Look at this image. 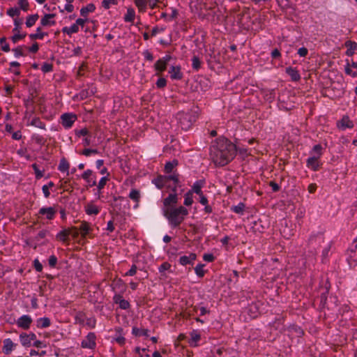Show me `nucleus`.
Here are the masks:
<instances>
[{
	"label": "nucleus",
	"mask_w": 357,
	"mask_h": 357,
	"mask_svg": "<svg viewBox=\"0 0 357 357\" xmlns=\"http://www.w3.org/2000/svg\"><path fill=\"white\" fill-rule=\"evenodd\" d=\"M84 317H85V314L84 312H77V314L75 317V321L77 323L82 324L84 321Z\"/></svg>",
	"instance_id": "60"
},
{
	"label": "nucleus",
	"mask_w": 357,
	"mask_h": 357,
	"mask_svg": "<svg viewBox=\"0 0 357 357\" xmlns=\"http://www.w3.org/2000/svg\"><path fill=\"white\" fill-rule=\"evenodd\" d=\"M70 234V229H63L56 235V239L61 242L66 243L69 241V236Z\"/></svg>",
	"instance_id": "19"
},
{
	"label": "nucleus",
	"mask_w": 357,
	"mask_h": 357,
	"mask_svg": "<svg viewBox=\"0 0 357 357\" xmlns=\"http://www.w3.org/2000/svg\"><path fill=\"white\" fill-rule=\"evenodd\" d=\"M135 17V11L132 8H128L127 13L123 17V20L126 22H133Z\"/></svg>",
	"instance_id": "35"
},
{
	"label": "nucleus",
	"mask_w": 357,
	"mask_h": 357,
	"mask_svg": "<svg viewBox=\"0 0 357 357\" xmlns=\"http://www.w3.org/2000/svg\"><path fill=\"white\" fill-rule=\"evenodd\" d=\"M36 339V335L33 333H30L29 334L22 333L20 335V342L24 347H30L31 345V341Z\"/></svg>",
	"instance_id": "13"
},
{
	"label": "nucleus",
	"mask_w": 357,
	"mask_h": 357,
	"mask_svg": "<svg viewBox=\"0 0 357 357\" xmlns=\"http://www.w3.org/2000/svg\"><path fill=\"white\" fill-rule=\"evenodd\" d=\"M166 180L168 181H172L174 184L178 185L179 183V175L174 172L172 175L166 176Z\"/></svg>",
	"instance_id": "50"
},
{
	"label": "nucleus",
	"mask_w": 357,
	"mask_h": 357,
	"mask_svg": "<svg viewBox=\"0 0 357 357\" xmlns=\"http://www.w3.org/2000/svg\"><path fill=\"white\" fill-rule=\"evenodd\" d=\"M155 85L157 86V88L158 89H163L165 88L166 86H167V80L164 77H160L156 83H155Z\"/></svg>",
	"instance_id": "59"
},
{
	"label": "nucleus",
	"mask_w": 357,
	"mask_h": 357,
	"mask_svg": "<svg viewBox=\"0 0 357 357\" xmlns=\"http://www.w3.org/2000/svg\"><path fill=\"white\" fill-rule=\"evenodd\" d=\"M323 150L324 149L321 144H318L314 145L310 151V157H315L317 160H321V157L324 153Z\"/></svg>",
	"instance_id": "21"
},
{
	"label": "nucleus",
	"mask_w": 357,
	"mask_h": 357,
	"mask_svg": "<svg viewBox=\"0 0 357 357\" xmlns=\"http://www.w3.org/2000/svg\"><path fill=\"white\" fill-rule=\"evenodd\" d=\"M149 1V0H134L135 4L140 13L146 12Z\"/></svg>",
	"instance_id": "33"
},
{
	"label": "nucleus",
	"mask_w": 357,
	"mask_h": 357,
	"mask_svg": "<svg viewBox=\"0 0 357 357\" xmlns=\"http://www.w3.org/2000/svg\"><path fill=\"white\" fill-rule=\"evenodd\" d=\"M82 178L86 181L89 187L96 185V177L93 176V172L91 169H87L82 174Z\"/></svg>",
	"instance_id": "15"
},
{
	"label": "nucleus",
	"mask_w": 357,
	"mask_h": 357,
	"mask_svg": "<svg viewBox=\"0 0 357 357\" xmlns=\"http://www.w3.org/2000/svg\"><path fill=\"white\" fill-rule=\"evenodd\" d=\"M0 44L1 45V50L5 52H8L10 49L9 45L6 43V38L3 37L0 39Z\"/></svg>",
	"instance_id": "54"
},
{
	"label": "nucleus",
	"mask_w": 357,
	"mask_h": 357,
	"mask_svg": "<svg viewBox=\"0 0 357 357\" xmlns=\"http://www.w3.org/2000/svg\"><path fill=\"white\" fill-rule=\"evenodd\" d=\"M78 229L80 231L82 237L84 238H86L92 231L90 223L86 221H82Z\"/></svg>",
	"instance_id": "20"
},
{
	"label": "nucleus",
	"mask_w": 357,
	"mask_h": 357,
	"mask_svg": "<svg viewBox=\"0 0 357 357\" xmlns=\"http://www.w3.org/2000/svg\"><path fill=\"white\" fill-rule=\"evenodd\" d=\"M56 212L55 206L42 207L39 209L38 214L45 215L48 220H52L54 218Z\"/></svg>",
	"instance_id": "8"
},
{
	"label": "nucleus",
	"mask_w": 357,
	"mask_h": 357,
	"mask_svg": "<svg viewBox=\"0 0 357 357\" xmlns=\"http://www.w3.org/2000/svg\"><path fill=\"white\" fill-rule=\"evenodd\" d=\"M55 16L56 15L54 13L45 14L40 20V24L43 26H50L55 25L56 21L53 20L55 17Z\"/></svg>",
	"instance_id": "16"
},
{
	"label": "nucleus",
	"mask_w": 357,
	"mask_h": 357,
	"mask_svg": "<svg viewBox=\"0 0 357 357\" xmlns=\"http://www.w3.org/2000/svg\"><path fill=\"white\" fill-rule=\"evenodd\" d=\"M96 10V6L93 3H89L84 7H82L80 10V15L84 17H86L89 13H93Z\"/></svg>",
	"instance_id": "31"
},
{
	"label": "nucleus",
	"mask_w": 357,
	"mask_h": 357,
	"mask_svg": "<svg viewBox=\"0 0 357 357\" xmlns=\"http://www.w3.org/2000/svg\"><path fill=\"white\" fill-rule=\"evenodd\" d=\"M245 208V204L243 202H240L236 206H232L231 207V211L235 213L242 215V214H243Z\"/></svg>",
	"instance_id": "39"
},
{
	"label": "nucleus",
	"mask_w": 357,
	"mask_h": 357,
	"mask_svg": "<svg viewBox=\"0 0 357 357\" xmlns=\"http://www.w3.org/2000/svg\"><path fill=\"white\" fill-rule=\"evenodd\" d=\"M69 168H70V164L68 161L65 158H62L60 160L59 166H58V170H59L61 172H66L67 175L69 174Z\"/></svg>",
	"instance_id": "27"
},
{
	"label": "nucleus",
	"mask_w": 357,
	"mask_h": 357,
	"mask_svg": "<svg viewBox=\"0 0 357 357\" xmlns=\"http://www.w3.org/2000/svg\"><path fill=\"white\" fill-rule=\"evenodd\" d=\"M30 125L35 126L36 128L43 129V130L46 129L45 123L44 122H43L38 117H34L31 120Z\"/></svg>",
	"instance_id": "40"
},
{
	"label": "nucleus",
	"mask_w": 357,
	"mask_h": 357,
	"mask_svg": "<svg viewBox=\"0 0 357 357\" xmlns=\"http://www.w3.org/2000/svg\"><path fill=\"white\" fill-rule=\"evenodd\" d=\"M132 334L136 337H141V336H149V330L148 329H144V328H139L136 326H133L132 329Z\"/></svg>",
	"instance_id": "34"
},
{
	"label": "nucleus",
	"mask_w": 357,
	"mask_h": 357,
	"mask_svg": "<svg viewBox=\"0 0 357 357\" xmlns=\"http://www.w3.org/2000/svg\"><path fill=\"white\" fill-rule=\"evenodd\" d=\"M236 151L234 144L225 137H220L212 142L209 155L216 167H223L233 160Z\"/></svg>",
	"instance_id": "1"
},
{
	"label": "nucleus",
	"mask_w": 357,
	"mask_h": 357,
	"mask_svg": "<svg viewBox=\"0 0 357 357\" xmlns=\"http://www.w3.org/2000/svg\"><path fill=\"white\" fill-rule=\"evenodd\" d=\"M48 264L50 267L54 268L57 264V257L55 255H51L49 257Z\"/></svg>",
	"instance_id": "63"
},
{
	"label": "nucleus",
	"mask_w": 357,
	"mask_h": 357,
	"mask_svg": "<svg viewBox=\"0 0 357 357\" xmlns=\"http://www.w3.org/2000/svg\"><path fill=\"white\" fill-rule=\"evenodd\" d=\"M178 202V196L177 193H170L162 201L163 207L162 209H167L176 206V204Z\"/></svg>",
	"instance_id": "7"
},
{
	"label": "nucleus",
	"mask_w": 357,
	"mask_h": 357,
	"mask_svg": "<svg viewBox=\"0 0 357 357\" xmlns=\"http://www.w3.org/2000/svg\"><path fill=\"white\" fill-rule=\"evenodd\" d=\"M169 73L173 80H181L183 77L180 66H172L169 70Z\"/></svg>",
	"instance_id": "12"
},
{
	"label": "nucleus",
	"mask_w": 357,
	"mask_h": 357,
	"mask_svg": "<svg viewBox=\"0 0 357 357\" xmlns=\"http://www.w3.org/2000/svg\"><path fill=\"white\" fill-rule=\"evenodd\" d=\"M51 325L50 319L48 317H41L36 320V326L40 328H45Z\"/></svg>",
	"instance_id": "32"
},
{
	"label": "nucleus",
	"mask_w": 357,
	"mask_h": 357,
	"mask_svg": "<svg viewBox=\"0 0 357 357\" xmlns=\"http://www.w3.org/2000/svg\"><path fill=\"white\" fill-rule=\"evenodd\" d=\"M287 74L290 76L294 82H298L301 79V75L298 70L295 68L288 67L286 68Z\"/></svg>",
	"instance_id": "24"
},
{
	"label": "nucleus",
	"mask_w": 357,
	"mask_h": 357,
	"mask_svg": "<svg viewBox=\"0 0 357 357\" xmlns=\"http://www.w3.org/2000/svg\"><path fill=\"white\" fill-rule=\"evenodd\" d=\"M79 31V27L75 23L72 24L70 27L64 26L62 29V32L63 33H66L68 36H71L73 33H77Z\"/></svg>",
	"instance_id": "38"
},
{
	"label": "nucleus",
	"mask_w": 357,
	"mask_h": 357,
	"mask_svg": "<svg viewBox=\"0 0 357 357\" xmlns=\"http://www.w3.org/2000/svg\"><path fill=\"white\" fill-rule=\"evenodd\" d=\"M3 342V352L6 355L10 354L14 349L15 344L10 338L5 339Z\"/></svg>",
	"instance_id": "23"
},
{
	"label": "nucleus",
	"mask_w": 357,
	"mask_h": 357,
	"mask_svg": "<svg viewBox=\"0 0 357 357\" xmlns=\"http://www.w3.org/2000/svg\"><path fill=\"white\" fill-rule=\"evenodd\" d=\"M153 183L155 185V186L161 190L162 189L165 185L167 183V181L166 180V176H158L153 181Z\"/></svg>",
	"instance_id": "28"
},
{
	"label": "nucleus",
	"mask_w": 357,
	"mask_h": 357,
	"mask_svg": "<svg viewBox=\"0 0 357 357\" xmlns=\"http://www.w3.org/2000/svg\"><path fill=\"white\" fill-rule=\"evenodd\" d=\"M33 169L34 170L36 178L40 179L43 176V171H41L38 169L37 164L34 163L31 165Z\"/></svg>",
	"instance_id": "52"
},
{
	"label": "nucleus",
	"mask_w": 357,
	"mask_h": 357,
	"mask_svg": "<svg viewBox=\"0 0 357 357\" xmlns=\"http://www.w3.org/2000/svg\"><path fill=\"white\" fill-rule=\"evenodd\" d=\"M190 340L189 344L192 347H197V342L201 340L200 333L197 330H193L190 334Z\"/></svg>",
	"instance_id": "26"
},
{
	"label": "nucleus",
	"mask_w": 357,
	"mask_h": 357,
	"mask_svg": "<svg viewBox=\"0 0 357 357\" xmlns=\"http://www.w3.org/2000/svg\"><path fill=\"white\" fill-rule=\"evenodd\" d=\"M201 63L202 62L199 58L197 56H193L192 58V66L195 70L197 71L199 70L201 68Z\"/></svg>",
	"instance_id": "44"
},
{
	"label": "nucleus",
	"mask_w": 357,
	"mask_h": 357,
	"mask_svg": "<svg viewBox=\"0 0 357 357\" xmlns=\"http://www.w3.org/2000/svg\"><path fill=\"white\" fill-rule=\"evenodd\" d=\"M128 197L130 199L133 200L135 202L134 208H137L139 206V203L140 202V191L139 190L132 188L131 189Z\"/></svg>",
	"instance_id": "22"
},
{
	"label": "nucleus",
	"mask_w": 357,
	"mask_h": 357,
	"mask_svg": "<svg viewBox=\"0 0 357 357\" xmlns=\"http://www.w3.org/2000/svg\"><path fill=\"white\" fill-rule=\"evenodd\" d=\"M345 46L347 48L346 54L348 56H353L355 51L357 50V43L351 40H347L345 42Z\"/></svg>",
	"instance_id": "25"
},
{
	"label": "nucleus",
	"mask_w": 357,
	"mask_h": 357,
	"mask_svg": "<svg viewBox=\"0 0 357 357\" xmlns=\"http://www.w3.org/2000/svg\"><path fill=\"white\" fill-rule=\"evenodd\" d=\"M41 70L44 73L52 72L53 70V65L50 63H43L41 66Z\"/></svg>",
	"instance_id": "53"
},
{
	"label": "nucleus",
	"mask_w": 357,
	"mask_h": 357,
	"mask_svg": "<svg viewBox=\"0 0 357 357\" xmlns=\"http://www.w3.org/2000/svg\"><path fill=\"white\" fill-rule=\"evenodd\" d=\"M32 139L36 142V144L43 145L45 142L44 137L40 135H33Z\"/></svg>",
	"instance_id": "58"
},
{
	"label": "nucleus",
	"mask_w": 357,
	"mask_h": 357,
	"mask_svg": "<svg viewBox=\"0 0 357 357\" xmlns=\"http://www.w3.org/2000/svg\"><path fill=\"white\" fill-rule=\"evenodd\" d=\"M14 35L11 37L13 43H17L19 40H22L26 36V33L20 34V32H13Z\"/></svg>",
	"instance_id": "49"
},
{
	"label": "nucleus",
	"mask_w": 357,
	"mask_h": 357,
	"mask_svg": "<svg viewBox=\"0 0 357 357\" xmlns=\"http://www.w3.org/2000/svg\"><path fill=\"white\" fill-rule=\"evenodd\" d=\"M85 212L89 215H98L100 213V209L93 204L89 203L85 206Z\"/></svg>",
	"instance_id": "30"
},
{
	"label": "nucleus",
	"mask_w": 357,
	"mask_h": 357,
	"mask_svg": "<svg viewBox=\"0 0 357 357\" xmlns=\"http://www.w3.org/2000/svg\"><path fill=\"white\" fill-rule=\"evenodd\" d=\"M38 18H39V15L38 14L28 15L26 17V22H25V24H26V27L30 28V27L33 26L36 24V22L38 20Z\"/></svg>",
	"instance_id": "36"
},
{
	"label": "nucleus",
	"mask_w": 357,
	"mask_h": 357,
	"mask_svg": "<svg viewBox=\"0 0 357 357\" xmlns=\"http://www.w3.org/2000/svg\"><path fill=\"white\" fill-rule=\"evenodd\" d=\"M171 59L172 56L170 54H166L155 63L154 68L157 71L156 75H160V74L167 69V64Z\"/></svg>",
	"instance_id": "4"
},
{
	"label": "nucleus",
	"mask_w": 357,
	"mask_h": 357,
	"mask_svg": "<svg viewBox=\"0 0 357 357\" xmlns=\"http://www.w3.org/2000/svg\"><path fill=\"white\" fill-rule=\"evenodd\" d=\"M33 266L37 272H41L43 271V265L38 259H34Z\"/></svg>",
	"instance_id": "64"
},
{
	"label": "nucleus",
	"mask_w": 357,
	"mask_h": 357,
	"mask_svg": "<svg viewBox=\"0 0 357 357\" xmlns=\"http://www.w3.org/2000/svg\"><path fill=\"white\" fill-rule=\"evenodd\" d=\"M171 264L169 262H163L159 267L158 271L160 273H162L165 271H168L171 268Z\"/></svg>",
	"instance_id": "61"
},
{
	"label": "nucleus",
	"mask_w": 357,
	"mask_h": 357,
	"mask_svg": "<svg viewBox=\"0 0 357 357\" xmlns=\"http://www.w3.org/2000/svg\"><path fill=\"white\" fill-rule=\"evenodd\" d=\"M77 119V115L73 113H64L61 116V123L66 129L70 128Z\"/></svg>",
	"instance_id": "5"
},
{
	"label": "nucleus",
	"mask_w": 357,
	"mask_h": 357,
	"mask_svg": "<svg viewBox=\"0 0 357 357\" xmlns=\"http://www.w3.org/2000/svg\"><path fill=\"white\" fill-rule=\"evenodd\" d=\"M192 203H193V196H192V194L191 193V192H187L184 195L183 204H184V206H191L192 204Z\"/></svg>",
	"instance_id": "42"
},
{
	"label": "nucleus",
	"mask_w": 357,
	"mask_h": 357,
	"mask_svg": "<svg viewBox=\"0 0 357 357\" xmlns=\"http://www.w3.org/2000/svg\"><path fill=\"white\" fill-rule=\"evenodd\" d=\"M75 134L78 137H85L91 135L89 130L86 128H84L80 130H75Z\"/></svg>",
	"instance_id": "45"
},
{
	"label": "nucleus",
	"mask_w": 357,
	"mask_h": 357,
	"mask_svg": "<svg viewBox=\"0 0 357 357\" xmlns=\"http://www.w3.org/2000/svg\"><path fill=\"white\" fill-rule=\"evenodd\" d=\"M322 165L321 160H317L315 157H309L306 160V166L313 172L319 171Z\"/></svg>",
	"instance_id": "11"
},
{
	"label": "nucleus",
	"mask_w": 357,
	"mask_h": 357,
	"mask_svg": "<svg viewBox=\"0 0 357 357\" xmlns=\"http://www.w3.org/2000/svg\"><path fill=\"white\" fill-rule=\"evenodd\" d=\"M205 183L206 181L204 179L197 180L193 183L192 188L188 192H191L192 195L193 193H196L198 195H201L203 193L202 188L204 186Z\"/></svg>",
	"instance_id": "17"
},
{
	"label": "nucleus",
	"mask_w": 357,
	"mask_h": 357,
	"mask_svg": "<svg viewBox=\"0 0 357 357\" xmlns=\"http://www.w3.org/2000/svg\"><path fill=\"white\" fill-rule=\"evenodd\" d=\"M137 271V266L135 264H132L130 270L125 273V276H133L136 274Z\"/></svg>",
	"instance_id": "62"
},
{
	"label": "nucleus",
	"mask_w": 357,
	"mask_h": 357,
	"mask_svg": "<svg viewBox=\"0 0 357 357\" xmlns=\"http://www.w3.org/2000/svg\"><path fill=\"white\" fill-rule=\"evenodd\" d=\"M178 165V161L177 159H174L172 161H168L165 163L164 171L167 174H169L173 172L174 168L177 167Z\"/></svg>",
	"instance_id": "29"
},
{
	"label": "nucleus",
	"mask_w": 357,
	"mask_h": 357,
	"mask_svg": "<svg viewBox=\"0 0 357 357\" xmlns=\"http://www.w3.org/2000/svg\"><path fill=\"white\" fill-rule=\"evenodd\" d=\"M118 3L117 0H102V6L105 9H109L111 5H116Z\"/></svg>",
	"instance_id": "51"
},
{
	"label": "nucleus",
	"mask_w": 357,
	"mask_h": 357,
	"mask_svg": "<svg viewBox=\"0 0 357 357\" xmlns=\"http://www.w3.org/2000/svg\"><path fill=\"white\" fill-rule=\"evenodd\" d=\"M337 127L342 130L354 127V123L350 120L348 116H344L342 119L337 122Z\"/></svg>",
	"instance_id": "18"
},
{
	"label": "nucleus",
	"mask_w": 357,
	"mask_h": 357,
	"mask_svg": "<svg viewBox=\"0 0 357 357\" xmlns=\"http://www.w3.org/2000/svg\"><path fill=\"white\" fill-rule=\"evenodd\" d=\"M18 5L20 6V10L22 9L24 11H27L29 10V2L27 0H19Z\"/></svg>",
	"instance_id": "57"
},
{
	"label": "nucleus",
	"mask_w": 357,
	"mask_h": 357,
	"mask_svg": "<svg viewBox=\"0 0 357 357\" xmlns=\"http://www.w3.org/2000/svg\"><path fill=\"white\" fill-rule=\"evenodd\" d=\"M204 264H199L195 267V272L196 275L202 278L204 276L205 271H204Z\"/></svg>",
	"instance_id": "43"
},
{
	"label": "nucleus",
	"mask_w": 357,
	"mask_h": 357,
	"mask_svg": "<svg viewBox=\"0 0 357 357\" xmlns=\"http://www.w3.org/2000/svg\"><path fill=\"white\" fill-rule=\"evenodd\" d=\"M24 48H26L25 46H17L16 48L13 49L12 51L14 52V56L16 58L25 56L26 54L24 52Z\"/></svg>",
	"instance_id": "46"
},
{
	"label": "nucleus",
	"mask_w": 357,
	"mask_h": 357,
	"mask_svg": "<svg viewBox=\"0 0 357 357\" xmlns=\"http://www.w3.org/2000/svg\"><path fill=\"white\" fill-rule=\"evenodd\" d=\"M99 153L98 149H84L81 154L86 156V157H89L90 156L91 154H98Z\"/></svg>",
	"instance_id": "56"
},
{
	"label": "nucleus",
	"mask_w": 357,
	"mask_h": 357,
	"mask_svg": "<svg viewBox=\"0 0 357 357\" xmlns=\"http://www.w3.org/2000/svg\"><path fill=\"white\" fill-rule=\"evenodd\" d=\"M17 153L21 157H24L27 160H29L31 159L30 155L27 154L26 148H21L18 149L17 151Z\"/></svg>",
	"instance_id": "55"
},
{
	"label": "nucleus",
	"mask_w": 357,
	"mask_h": 357,
	"mask_svg": "<svg viewBox=\"0 0 357 357\" xmlns=\"http://www.w3.org/2000/svg\"><path fill=\"white\" fill-rule=\"evenodd\" d=\"M107 181H108V178L107 176L102 177L100 178V180L99 181V182L97 185V188L98 190V199H100L101 190L104 188Z\"/></svg>",
	"instance_id": "41"
},
{
	"label": "nucleus",
	"mask_w": 357,
	"mask_h": 357,
	"mask_svg": "<svg viewBox=\"0 0 357 357\" xmlns=\"http://www.w3.org/2000/svg\"><path fill=\"white\" fill-rule=\"evenodd\" d=\"M197 259V255L195 253L191 252L189 255H183L180 257L178 259V263L181 266H193L195 260Z\"/></svg>",
	"instance_id": "10"
},
{
	"label": "nucleus",
	"mask_w": 357,
	"mask_h": 357,
	"mask_svg": "<svg viewBox=\"0 0 357 357\" xmlns=\"http://www.w3.org/2000/svg\"><path fill=\"white\" fill-rule=\"evenodd\" d=\"M164 217L172 228H177L185 220L189 211L184 206L162 209Z\"/></svg>",
	"instance_id": "2"
},
{
	"label": "nucleus",
	"mask_w": 357,
	"mask_h": 357,
	"mask_svg": "<svg viewBox=\"0 0 357 357\" xmlns=\"http://www.w3.org/2000/svg\"><path fill=\"white\" fill-rule=\"evenodd\" d=\"M7 15L11 17H18L20 15V10L18 8H10L7 10Z\"/></svg>",
	"instance_id": "48"
},
{
	"label": "nucleus",
	"mask_w": 357,
	"mask_h": 357,
	"mask_svg": "<svg viewBox=\"0 0 357 357\" xmlns=\"http://www.w3.org/2000/svg\"><path fill=\"white\" fill-rule=\"evenodd\" d=\"M45 36H47V33H45V32H41V28L40 27H38L36 29V33H31L29 35V38L31 39V40H42L44 38V37Z\"/></svg>",
	"instance_id": "37"
},
{
	"label": "nucleus",
	"mask_w": 357,
	"mask_h": 357,
	"mask_svg": "<svg viewBox=\"0 0 357 357\" xmlns=\"http://www.w3.org/2000/svg\"><path fill=\"white\" fill-rule=\"evenodd\" d=\"M199 116V109L193 107L187 112H180L176 115L178 123L183 130L190 129Z\"/></svg>",
	"instance_id": "3"
},
{
	"label": "nucleus",
	"mask_w": 357,
	"mask_h": 357,
	"mask_svg": "<svg viewBox=\"0 0 357 357\" xmlns=\"http://www.w3.org/2000/svg\"><path fill=\"white\" fill-rule=\"evenodd\" d=\"M32 321L33 320L29 315L24 314L17 319L16 324L20 328L28 330Z\"/></svg>",
	"instance_id": "9"
},
{
	"label": "nucleus",
	"mask_w": 357,
	"mask_h": 357,
	"mask_svg": "<svg viewBox=\"0 0 357 357\" xmlns=\"http://www.w3.org/2000/svg\"><path fill=\"white\" fill-rule=\"evenodd\" d=\"M113 301L114 303L118 304L122 310H128L130 307V303L124 299L121 294H115L113 297Z\"/></svg>",
	"instance_id": "14"
},
{
	"label": "nucleus",
	"mask_w": 357,
	"mask_h": 357,
	"mask_svg": "<svg viewBox=\"0 0 357 357\" xmlns=\"http://www.w3.org/2000/svg\"><path fill=\"white\" fill-rule=\"evenodd\" d=\"M289 331L291 333H295L298 337H301L304 334L303 329L296 325L291 326L289 327Z\"/></svg>",
	"instance_id": "47"
},
{
	"label": "nucleus",
	"mask_w": 357,
	"mask_h": 357,
	"mask_svg": "<svg viewBox=\"0 0 357 357\" xmlns=\"http://www.w3.org/2000/svg\"><path fill=\"white\" fill-rule=\"evenodd\" d=\"M96 335L95 333L90 332L87 334L86 337L82 341L81 346L82 348L93 349L96 347Z\"/></svg>",
	"instance_id": "6"
}]
</instances>
